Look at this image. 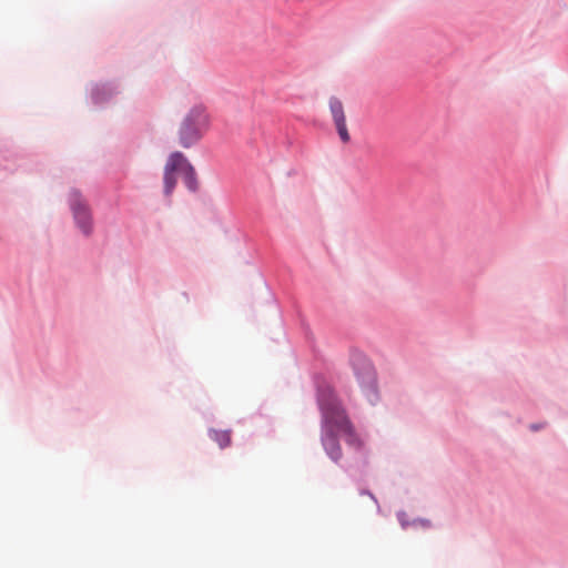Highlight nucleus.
<instances>
[{
  "label": "nucleus",
  "mask_w": 568,
  "mask_h": 568,
  "mask_svg": "<svg viewBox=\"0 0 568 568\" xmlns=\"http://www.w3.org/2000/svg\"><path fill=\"white\" fill-rule=\"evenodd\" d=\"M322 410V443L332 460L338 462L342 457V449L338 444V436H347L353 442V430L343 408L331 390L323 392L318 398Z\"/></svg>",
  "instance_id": "1"
},
{
  "label": "nucleus",
  "mask_w": 568,
  "mask_h": 568,
  "mask_svg": "<svg viewBox=\"0 0 568 568\" xmlns=\"http://www.w3.org/2000/svg\"><path fill=\"white\" fill-rule=\"evenodd\" d=\"M209 118L203 106H194L183 119L179 140L183 148H190L195 144L207 129Z\"/></svg>",
  "instance_id": "2"
},
{
  "label": "nucleus",
  "mask_w": 568,
  "mask_h": 568,
  "mask_svg": "<svg viewBox=\"0 0 568 568\" xmlns=\"http://www.w3.org/2000/svg\"><path fill=\"white\" fill-rule=\"evenodd\" d=\"M351 365L361 387L366 393L371 402L377 398L376 393V373L365 354L354 351L351 354Z\"/></svg>",
  "instance_id": "3"
},
{
  "label": "nucleus",
  "mask_w": 568,
  "mask_h": 568,
  "mask_svg": "<svg viewBox=\"0 0 568 568\" xmlns=\"http://www.w3.org/2000/svg\"><path fill=\"white\" fill-rule=\"evenodd\" d=\"M70 205L74 220L84 234H90L92 230L91 214L87 203L77 191L71 192Z\"/></svg>",
  "instance_id": "4"
},
{
  "label": "nucleus",
  "mask_w": 568,
  "mask_h": 568,
  "mask_svg": "<svg viewBox=\"0 0 568 568\" xmlns=\"http://www.w3.org/2000/svg\"><path fill=\"white\" fill-rule=\"evenodd\" d=\"M184 162L185 156L181 152H174L170 155L164 168L163 180L165 195H171V193L173 192L176 184L175 172H180V164H183Z\"/></svg>",
  "instance_id": "5"
},
{
  "label": "nucleus",
  "mask_w": 568,
  "mask_h": 568,
  "mask_svg": "<svg viewBox=\"0 0 568 568\" xmlns=\"http://www.w3.org/2000/svg\"><path fill=\"white\" fill-rule=\"evenodd\" d=\"M329 110L341 140L344 143L349 142L351 136L347 130L346 116L342 101L335 97H332L329 99Z\"/></svg>",
  "instance_id": "6"
},
{
  "label": "nucleus",
  "mask_w": 568,
  "mask_h": 568,
  "mask_svg": "<svg viewBox=\"0 0 568 568\" xmlns=\"http://www.w3.org/2000/svg\"><path fill=\"white\" fill-rule=\"evenodd\" d=\"M180 172L184 174V183L187 186V189L191 191H195L196 190L195 171H194V168L187 162L186 159L183 164H180Z\"/></svg>",
  "instance_id": "7"
},
{
  "label": "nucleus",
  "mask_w": 568,
  "mask_h": 568,
  "mask_svg": "<svg viewBox=\"0 0 568 568\" xmlns=\"http://www.w3.org/2000/svg\"><path fill=\"white\" fill-rule=\"evenodd\" d=\"M210 436L221 448L227 447L231 444V434L229 430H211Z\"/></svg>",
  "instance_id": "8"
}]
</instances>
